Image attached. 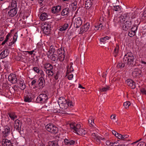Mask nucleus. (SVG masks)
Segmentation results:
<instances>
[{"instance_id": "nucleus-1", "label": "nucleus", "mask_w": 146, "mask_h": 146, "mask_svg": "<svg viewBox=\"0 0 146 146\" xmlns=\"http://www.w3.org/2000/svg\"><path fill=\"white\" fill-rule=\"evenodd\" d=\"M134 57L133 54L131 52H128L125 54L123 58L124 63H122L121 65H119V67L123 68L125 66V63H127L129 66H132L134 63Z\"/></svg>"}, {"instance_id": "nucleus-2", "label": "nucleus", "mask_w": 146, "mask_h": 146, "mask_svg": "<svg viewBox=\"0 0 146 146\" xmlns=\"http://www.w3.org/2000/svg\"><path fill=\"white\" fill-rule=\"evenodd\" d=\"M71 129L74 130L76 133L82 136L86 133V131L83 129L81 128V125L80 124H76L75 123L70 124Z\"/></svg>"}, {"instance_id": "nucleus-3", "label": "nucleus", "mask_w": 146, "mask_h": 146, "mask_svg": "<svg viewBox=\"0 0 146 146\" xmlns=\"http://www.w3.org/2000/svg\"><path fill=\"white\" fill-rule=\"evenodd\" d=\"M46 130L49 132L54 134H56L58 132V128L53 124H48L45 127Z\"/></svg>"}, {"instance_id": "nucleus-4", "label": "nucleus", "mask_w": 146, "mask_h": 146, "mask_svg": "<svg viewBox=\"0 0 146 146\" xmlns=\"http://www.w3.org/2000/svg\"><path fill=\"white\" fill-rule=\"evenodd\" d=\"M67 100L63 97L60 98L58 101V105L61 109L63 110L66 109L67 108V104H66Z\"/></svg>"}, {"instance_id": "nucleus-5", "label": "nucleus", "mask_w": 146, "mask_h": 146, "mask_svg": "<svg viewBox=\"0 0 146 146\" xmlns=\"http://www.w3.org/2000/svg\"><path fill=\"white\" fill-rule=\"evenodd\" d=\"M73 21L74 22V27L76 28L79 27L82 23V21L80 18L79 17L76 18L74 17L73 19Z\"/></svg>"}, {"instance_id": "nucleus-6", "label": "nucleus", "mask_w": 146, "mask_h": 146, "mask_svg": "<svg viewBox=\"0 0 146 146\" xmlns=\"http://www.w3.org/2000/svg\"><path fill=\"white\" fill-rule=\"evenodd\" d=\"M123 25L122 29L123 30L127 31L131 27V23L130 20H126Z\"/></svg>"}, {"instance_id": "nucleus-7", "label": "nucleus", "mask_w": 146, "mask_h": 146, "mask_svg": "<svg viewBox=\"0 0 146 146\" xmlns=\"http://www.w3.org/2000/svg\"><path fill=\"white\" fill-rule=\"evenodd\" d=\"M48 99L47 95L44 94H40L37 98L36 100L37 102H44L46 100Z\"/></svg>"}, {"instance_id": "nucleus-8", "label": "nucleus", "mask_w": 146, "mask_h": 146, "mask_svg": "<svg viewBox=\"0 0 146 146\" xmlns=\"http://www.w3.org/2000/svg\"><path fill=\"white\" fill-rule=\"evenodd\" d=\"M8 80L12 84H15L17 81L16 75L14 74H11L9 75L8 77Z\"/></svg>"}, {"instance_id": "nucleus-9", "label": "nucleus", "mask_w": 146, "mask_h": 146, "mask_svg": "<svg viewBox=\"0 0 146 146\" xmlns=\"http://www.w3.org/2000/svg\"><path fill=\"white\" fill-rule=\"evenodd\" d=\"M58 54L59 59L60 61H63L65 57V54L64 51L62 49H58Z\"/></svg>"}, {"instance_id": "nucleus-10", "label": "nucleus", "mask_w": 146, "mask_h": 146, "mask_svg": "<svg viewBox=\"0 0 146 146\" xmlns=\"http://www.w3.org/2000/svg\"><path fill=\"white\" fill-rule=\"evenodd\" d=\"M98 133L97 132L95 133L94 132V131H92V137L94 139L96 140V141L98 143H100V139H103V138H102L101 137H100L98 135Z\"/></svg>"}, {"instance_id": "nucleus-11", "label": "nucleus", "mask_w": 146, "mask_h": 146, "mask_svg": "<svg viewBox=\"0 0 146 146\" xmlns=\"http://www.w3.org/2000/svg\"><path fill=\"white\" fill-rule=\"evenodd\" d=\"M10 128L9 126H6L4 127V129L2 132L3 136L4 137H7L10 133Z\"/></svg>"}, {"instance_id": "nucleus-12", "label": "nucleus", "mask_w": 146, "mask_h": 146, "mask_svg": "<svg viewBox=\"0 0 146 146\" xmlns=\"http://www.w3.org/2000/svg\"><path fill=\"white\" fill-rule=\"evenodd\" d=\"M126 84L129 86L131 88L134 89L135 88V83L134 81L130 79H128L126 81Z\"/></svg>"}, {"instance_id": "nucleus-13", "label": "nucleus", "mask_w": 146, "mask_h": 146, "mask_svg": "<svg viewBox=\"0 0 146 146\" xmlns=\"http://www.w3.org/2000/svg\"><path fill=\"white\" fill-rule=\"evenodd\" d=\"M60 106L58 105L55 106L53 109V111L54 113H58L63 114L66 113V111L62 109H59Z\"/></svg>"}, {"instance_id": "nucleus-14", "label": "nucleus", "mask_w": 146, "mask_h": 146, "mask_svg": "<svg viewBox=\"0 0 146 146\" xmlns=\"http://www.w3.org/2000/svg\"><path fill=\"white\" fill-rule=\"evenodd\" d=\"M2 146H13L10 140L7 139H3L2 141Z\"/></svg>"}, {"instance_id": "nucleus-15", "label": "nucleus", "mask_w": 146, "mask_h": 146, "mask_svg": "<svg viewBox=\"0 0 146 146\" xmlns=\"http://www.w3.org/2000/svg\"><path fill=\"white\" fill-rule=\"evenodd\" d=\"M141 70L138 68L135 69L132 72V75L133 77L136 78L139 76L141 74Z\"/></svg>"}, {"instance_id": "nucleus-16", "label": "nucleus", "mask_w": 146, "mask_h": 146, "mask_svg": "<svg viewBox=\"0 0 146 146\" xmlns=\"http://www.w3.org/2000/svg\"><path fill=\"white\" fill-rule=\"evenodd\" d=\"M15 123L14 124L15 128L17 131H19L21 126V124L20 121L16 119L15 121Z\"/></svg>"}, {"instance_id": "nucleus-17", "label": "nucleus", "mask_w": 146, "mask_h": 146, "mask_svg": "<svg viewBox=\"0 0 146 146\" xmlns=\"http://www.w3.org/2000/svg\"><path fill=\"white\" fill-rule=\"evenodd\" d=\"M70 12V9L69 8L66 7L64 9L61 13V15L63 16H68Z\"/></svg>"}, {"instance_id": "nucleus-18", "label": "nucleus", "mask_w": 146, "mask_h": 146, "mask_svg": "<svg viewBox=\"0 0 146 146\" xmlns=\"http://www.w3.org/2000/svg\"><path fill=\"white\" fill-rule=\"evenodd\" d=\"M126 18H127L126 15H121L118 18V23L119 24L124 23L127 20Z\"/></svg>"}, {"instance_id": "nucleus-19", "label": "nucleus", "mask_w": 146, "mask_h": 146, "mask_svg": "<svg viewBox=\"0 0 146 146\" xmlns=\"http://www.w3.org/2000/svg\"><path fill=\"white\" fill-rule=\"evenodd\" d=\"M47 54L48 57L51 59V60L53 61H55L56 60H58V56L56 54Z\"/></svg>"}, {"instance_id": "nucleus-20", "label": "nucleus", "mask_w": 146, "mask_h": 146, "mask_svg": "<svg viewBox=\"0 0 146 146\" xmlns=\"http://www.w3.org/2000/svg\"><path fill=\"white\" fill-rule=\"evenodd\" d=\"M61 6L60 5H58L54 7L52 9V12L55 13L59 12L61 10Z\"/></svg>"}, {"instance_id": "nucleus-21", "label": "nucleus", "mask_w": 146, "mask_h": 146, "mask_svg": "<svg viewBox=\"0 0 146 146\" xmlns=\"http://www.w3.org/2000/svg\"><path fill=\"white\" fill-rule=\"evenodd\" d=\"M17 13L15 8H13L10 10L8 13L10 17H13L15 16Z\"/></svg>"}, {"instance_id": "nucleus-22", "label": "nucleus", "mask_w": 146, "mask_h": 146, "mask_svg": "<svg viewBox=\"0 0 146 146\" xmlns=\"http://www.w3.org/2000/svg\"><path fill=\"white\" fill-rule=\"evenodd\" d=\"M8 51V50L5 49L1 52L0 54V57L1 59L4 58L8 55L9 53Z\"/></svg>"}, {"instance_id": "nucleus-23", "label": "nucleus", "mask_w": 146, "mask_h": 146, "mask_svg": "<svg viewBox=\"0 0 146 146\" xmlns=\"http://www.w3.org/2000/svg\"><path fill=\"white\" fill-rule=\"evenodd\" d=\"M65 143L68 145H74L75 143V141L73 140H68L66 139L64 140Z\"/></svg>"}, {"instance_id": "nucleus-24", "label": "nucleus", "mask_w": 146, "mask_h": 146, "mask_svg": "<svg viewBox=\"0 0 146 146\" xmlns=\"http://www.w3.org/2000/svg\"><path fill=\"white\" fill-rule=\"evenodd\" d=\"M18 85L20 89L22 90H24L26 87L24 81L23 80H20L19 81Z\"/></svg>"}, {"instance_id": "nucleus-25", "label": "nucleus", "mask_w": 146, "mask_h": 146, "mask_svg": "<svg viewBox=\"0 0 146 146\" xmlns=\"http://www.w3.org/2000/svg\"><path fill=\"white\" fill-rule=\"evenodd\" d=\"M93 0H87L85 3V7L87 9H89L91 7L92 4Z\"/></svg>"}, {"instance_id": "nucleus-26", "label": "nucleus", "mask_w": 146, "mask_h": 146, "mask_svg": "<svg viewBox=\"0 0 146 146\" xmlns=\"http://www.w3.org/2000/svg\"><path fill=\"white\" fill-rule=\"evenodd\" d=\"M48 145L49 146H59L58 141H49Z\"/></svg>"}, {"instance_id": "nucleus-27", "label": "nucleus", "mask_w": 146, "mask_h": 146, "mask_svg": "<svg viewBox=\"0 0 146 146\" xmlns=\"http://www.w3.org/2000/svg\"><path fill=\"white\" fill-rule=\"evenodd\" d=\"M39 86L43 88L45 85V81L44 78L42 77H41L39 79Z\"/></svg>"}, {"instance_id": "nucleus-28", "label": "nucleus", "mask_w": 146, "mask_h": 146, "mask_svg": "<svg viewBox=\"0 0 146 146\" xmlns=\"http://www.w3.org/2000/svg\"><path fill=\"white\" fill-rule=\"evenodd\" d=\"M48 17L46 13H44L41 15L40 18L42 20L44 21L48 19Z\"/></svg>"}, {"instance_id": "nucleus-29", "label": "nucleus", "mask_w": 146, "mask_h": 146, "mask_svg": "<svg viewBox=\"0 0 146 146\" xmlns=\"http://www.w3.org/2000/svg\"><path fill=\"white\" fill-rule=\"evenodd\" d=\"M44 68L46 70L53 69L52 65L48 63H46L45 64Z\"/></svg>"}, {"instance_id": "nucleus-30", "label": "nucleus", "mask_w": 146, "mask_h": 146, "mask_svg": "<svg viewBox=\"0 0 146 146\" xmlns=\"http://www.w3.org/2000/svg\"><path fill=\"white\" fill-rule=\"evenodd\" d=\"M8 115L11 119L13 120L17 118V116L14 112H11L9 113H8Z\"/></svg>"}, {"instance_id": "nucleus-31", "label": "nucleus", "mask_w": 146, "mask_h": 146, "mask_svg": "<svg viewBox=\"0 0 146 146\" xmlns=\"http://www.w3.org/2000/svg\"><path fill=\"white\" fill-rule=\"evenodd\" d=\"M119 49V45L117 44L115 47L114 49V54L115 57H116L118 53Z\"/></svg>"}, {"instance_id": "nucleus-32", "label": "nucleus", "mask_w": 146, "mask_h": 146, "mask_svg": "<svg viewBox=\"0 0 146 146\" xmlns=\"http://www.w3.org/2000/svg\"><path fill=\"white\" fill-rule=\"evenodd\" d=\"M46 74L48 75V76H52L54 74V72L53 70H49L48 69L46 70Z\"/></svg>"}, {"instance_id": "nucleus-33", "label": "nucleus", "mask_w": 146, "mask_h": 146, "mask_svg": "<svg viewBox=\"0 0 146 146\" xmlns=\"http://www.w3.org/2000/svg\"><path fill=\"white\" fill-rule=\"evenodd\" d=\"M67 74H68L69 73H70L71 72H72L74 70L73 68L72 65L70 66L69 67L68 66H67Z\"/></svg>"}, {"instance_id": "nucleus-34", "label": "nucleus", "mask_w": 146, "mask_h": 146, "mask_svg": "<svg viewBox=\"0 0 146 146\" xmlns=\"http://www.w3.org/2000/svg\"><path fill=\"white\" fill-rule=\"evenodd\" d=\"M134 29L133 28H131V31L129 32L128 35L131 37L135 35V32H133V29Z\"/></svg>"}, {"instance_id": "nucleus-35", "label": "nucleus", "mask_w": 146, "mask_h": 146, "mask_svg": "<svg viewBox=\"0 0 146 146\" xmlns=\"http://www.w3.org/2000/svg\"><path fill=\"white\" fill-rule=\"evenodd\" d=\"M110 38V37H108V36H106L103 38H101L100 39V42H102L104 43L107 40H109Z\"/></svg>"}, {"instance_id": "nucleus-36", "label": "nucleus", "mask_w": 146, "mask_h": 146, "mask_svg": "<svg viewBox=\"0 0 146 146\" xmlns=\"http://www.w3.org/2000/svg\"><path fill=\"white\" fill-rule=\"evenodd\" d=\"M54 46H51L50 47V50L48 51V54H54Z\"/></svg>"}, {"instance_id": "nucleus-37", "label": "nucleus", "mask_w": 146, "mask_h": 146, "mask_svg": "<svg viewBox=\"0 0 146 146\" xmlns=\"http://www.w3.org/2000/svg\"><path fill=\"white\" fill-rule=\"evenodd\" d=\"M131 103L129 101H127L125 102L123 104V106L125 107V108L126 109H127L129 106H130Z\"/></svg>"}, {"instance_id": "nucleus-38", "label": "nucleus", "mask_w": 146, "mask_h": 146, "mask_svg": "<svg viewBox=\"0 0 146 146\" xmlns=\"http://www.w3.org/2000/svg\"><path fill=\"white\" fill-rule=\"evenodd\" d=\"M17 2L15 0H13L11 3V7L15 8L17 7Z\"/></svg>"}, {"instance_id": "nucleus-39", "label": "nucleus", "mask_w": 146, "mask_h": 146, "mask_svg": "<svg viewBox=\"0 0 146 146\" xmlns=\"http://www.w3.org/2000/svg\"><path fill=\"white\" fill-rule=\"evenodd\" d=\"M94 14V12L93 9H90L88 11V15L92 17Z\"/></svg>"}, {"instance_id": "nucleus-40", "label": "nucleus", "mask_w": 146, "mask_h": 146, "mask_svg": "<svg viewBox=\"0 0 146 146\" xmlns=\"http://www.w3.org/2000/svg\"><path fill=\"white\" fill-rule=\"evenodd\" d=\"M110 89V87L108 86H107L106 87H104L102 88V89H100V90L101 92H106L107 90H109Z\"/></svg>"}, {"instance_id": "nucleus-41", "label": "nucleus", "mask_w": 146, "mask_h": 146, "mask_svg": "<svg viewBox=\"0 0 146 146\" xmlns=\"http://www.w3.org/2000/svg\"><path fill=\"white\" fill-rule=\"evenodd\" d=\"M66 104H67V107L69 106L70 107H72L74 106V104L72 102L69 100H67Z\"/></svg>"}, {"instance_id": "nucleus-42", "label": "nucleus", "mask_w": 146, "mask_h": 146, "mask_svg": "<svg viewBox=\"0 0 146 146\" xmlns=\"http://www.w3.org/2000/svg\"><path fill=\"white\" fill-rule=\"evenodd\" d=\"M24 100L25 102H31L32 99L31 98H29L28 96H27L25 97Z\"/></svg>"}, {"instance_id": "nucleus-43", "label": "nucleus", "mask_w": 146, "mask_h": 146, "mask_svg": "<svg viewBox=\"0 0 146 146\" xmlns=\"http://www.w3.org/2000/svg\"><path fill=\"white\" fill-rule=\"evenodd\" d=\"M113 8L112 9L115 11H119L120 10V8L118 5L113 6Z\"/></svg>"}, {"instance_id": "nucleus-44", "label": "nucleus", "mask_w": 146, "mask_h": 146, "mask_svg": "<svg viewBox=\"0 0 146 146\" xmlns=\"http://www.w3.org/2000/svg\"><path fill=\"white\" fill-rule=\"evenodd\" d=\"M103 26L101 23H100L99 25L96 26L95 27L96 29L95 30H98L99 29H101Z\"/></svg>"}, {"instance_id": "nucleus-45", "label": "nucleus", "mask_w": 146, "mask_h": 146, "mask_svg": "<svg viewBox=\"0 0 146 146\" xmlns=\"http://www.w3.org/2000/svg\"><path fill=\"white\" fill-rule=\"evenodd\" d=\"M90 26V24L89 23H87L85 24L83 26L84 27L86 30H88V29L89 28Z\"/></svg>"}, {"instance_id": "nucleus-46", "label": "nucleus", "mask_w": 146, "mask_h": 146, "mask_svg": "<svg viewBox=\"0 0 146 146\" xmlns=\"http://www.w3.org/2000/svg\"><path fill=\"white\" fill-rule=\"evenodd\" d=\"M137 146H146V144L144 142H141L137 144Z\"/></svg>"}, {"instance_id": "nucleus-47", "label": "nucleus", "mask_w": 146, "mask_h": 146, "mask_svg": "<svg viewBox=\"0 0 146 146\" xmlns=\"http://www.w3.org/2000/svg\"><path fill=\"white\" fill-rule=\"evenodd\" d=\"M91 119H90L88 120L89 123L91 124L92 126H94V119H93L92 117H91Z\"/></svg>"}, {"instance_id": "nucleus-48", "label": "nucleus", "mask_w": 146, "mask_h": 146, "mask_svg": "<svg viewBox=\"0 0 146 146\" xmlns=\"http://www.w3.org/2000/svg\"><path fill=\"white\" fill-rule=\"evenodd\" d=\"M17 33H16L13 37V40L12 41L14 42H15L17 40Z\"/></svg>"}, {"instance_id": "nucleus-49", "label": "nucleus", "mask_w": 146, "mask_h": 146, "mask_svg": "<svg viewBox=\"0 0 146 146\" xmlns=\"http://www.w3.org/2000/svg\"><path fill=\"white\" fill-rule=\"evenodd\" d=\"M50 26L49 25H47L46 27H44V31L45 32H48L49 30Z\"/></svg>"}, {"instance_id": "nucleus-50", "label": "nucleus", "mask_w": 146, "mask_h": 146, "mask_svg": "<svg viewBox=\"0 0 146 146\" xmlns=\"http://www.w3.org/2000/svg\"><path fill=\"white\" fill-rule=\"evenodd\" d=\"M87 31V30H86V29L83 26H82L81 28H80V32L81 33H84L86 32Z\"/></svg>"}, {"instance_id": "nucleus-51", "label": "nucleus", "mask_w": 146, "mask_h": 146, "mask_svg": "<svg viewBox=\"0 0 146 146\" xmlns=\"http://www.w3.org/2000/svg\"><path fill=\"white\" fill-rule=\"evenodd\" d=\"M34 70L37 73H38L40 71V70L39 68L37 67H35L33 68Z\"/></svg>"}, {"instance_id": "nucleus-52", "label": "nucleus", "mask_w": 146, "mask_h": 146, "mask_svg": "<svg viewBox=\"0 0 146 146\" xmlns=\"http://www.w3.org/2000/svg\"><path fill=\"white\" fill-rule=\"evenodd\" d=\"M141 92L142 94L146 95V89L142 88L141 89Z\"/></svg>"}, {"instance_id": "nucleus-53", "label": "nucleus", "mask_w": 146, "mask_h": 146, "mask_svg": "<svg viewBox=\"0 0 146 146\" xmlns=\"http://www.w3.org/2000/svg\"><path fill=\"white\" fill-rule=\"evenodd\" d=\"M92 131H94V132H95V131L96 132L98 133V130L97 128H96V127L92 128L91 130V132L92 133Z\"/></svg>"}, {"instance_id": "nucleus-54", "label": "nucleus", "mask_w": 146, "mask_h": 146, "mask_svg": "<svg viewBox=\"0 0 146 146\" xmlns=\"http://www.w3.org/2000/svg\"><path fill=\"white\" fill-rule=\"evenodd\" d=\"M116 135H115V137H117L119 139H121V137H122V135L118 133H117V134H116Z\"/></svg>"}, {"instance_id": "nucleus-55", "label": "nucleus", "mask_w": 146, "mask_h": 146, "mask_svg": "<svg viewBox=\"0 0 146 146\" xmlns=\"http://www.w3.org/2000/svg\"><path fill=\"white\" fill-rule=\"evenodd\" d=\"M122 137H121V139H123V140H124V139H125L128 138L129 137V135H122Z\"/></svg>"}, {"instance_id": "nucleus-56", "label": "nucleus", "mask_w": 146, "mask_h": 146, "mask_svg": "<svg viewBox=\"0 0 146 146\" xmlns=\"http://www.w3.org/2000/svg\"><path fill=\"white\" fill-rule=\"evenodd\" d=\"M68 24L67 23H65L62 27H63L66 30L68 28Z\"/></svg>"}, {"instance_id": "nucleus-57", "label": "nucleus", "mask_w": 146, "mask_h": 146, "mask_svg": "<svg viewBox=\"0 0 146 146\" xmlns=\"http://www.w3.org/2000/svg\"><path fill=\"white\" fill-rule=\"evenodd\" d=\"M115 115L114 114H113L111 116L110 118L111 119H115Z\"/></svg>"}, {"instance_id": "nucleus-58", "label": "nucleus", "mask_w": 146, "mask_h": 146, "mask_svg": "<svg viewBox=\"0 0 146 146\" xmlns=\"http://www.w3.org/2000/svg\"><path fill=\"white\" fill-rule=\"evenodd\" d=\"M73 77V75L72 74H71L69 75L68 78L69 80H71Z\"/></svg>"}, {"instance_id": "nucleus-59", "label": "nucleus", "mask_w": 146, "mask_h": 146, "mask_svg": "<svg viewBox=\"0 0 146 146\" xmlns=\"http://www.w3.org/2000/svg\"><path fill=\"white\" fill-rule=\"evenodd\" d=\"M58 72H57L54 76V78L56 80H57L58 79Z\"/></svg>"}, {"instance_id": "nucleus-60", "label": "nucleus", "mask_w": 146, "mask_h": 146, "mask_svg": "<svg viewBox=\"0 0 146 146\" xmlns=\"http://www.w3.org/2000/svg\"><path fill=\"white\" fill-rule=\"evenodd\" d=\"M146 17V11L145 10L142 16V17H144L145 18Z\"/></svg>"}, {"instance_id": "nucleus-61", "label": "nucleus", "mask_w": 146, "mask_h": 146, "mask_svg": "<svg viewBox=\"0 0 146 146\" xmlns=\"http://www.w3.org/2000/svg\"><path fill=\"white\" fill-rule=\"evenodd\" d=\"M34 52V50H33L31 51H27L26 52L30 54L31 55L33 54V53Z\"/></svg>"}, {"instance_id": "nucleus-62", "label": "nucleus", "mask_w": 146, "mask_h": 146, "mask_svg": "<svg viewBox=\"0 0 146 146\" xmlns=\"http://www.w3.org/2000/svg\"><path fill=\"white\" fill-rule=\"evenodd\" d=\"M75 3H74L73 4V9L74 10H75L76 9V4H75Z\"/></svg>"}, {"instance_id": "nucleus-63", "label": "nucleus", "mask_w": 146, "mask_h": 146, "mask_svg": "<svg viewBox=\"0 0 146 146\" xmlns=\"http://www.w3.org/2000/svg\"><path fill=\"white\" fill-rule=\"evenodd\" d=\"M112 133L113 135H114L115 136V135H116V134H117V133L115 131L113 130L112 131Z\"/></svg>"}, {"instance_id": "nucleus-64", "label": "nucleus", "mask_w": 146, "mask_h": 146, "mask_svg": "<svg viewBox=\"0 0 146 146\" xmlns=\"http://www.w3.org/2000/svg\"><path fill=\"white\" fill-rule=\"evenodd\" d=\"M59 30L60 31L62 32L65 31L66 30L63 27H62Z\"/></svg>"}]
</instances>
